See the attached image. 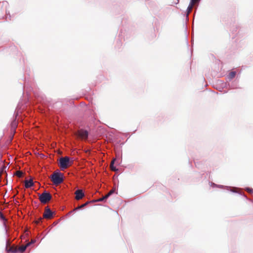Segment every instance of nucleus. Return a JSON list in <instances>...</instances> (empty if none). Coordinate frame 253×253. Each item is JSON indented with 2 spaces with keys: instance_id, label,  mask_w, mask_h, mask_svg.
<instances>
[{
  "instance_id": "14",
  "label": "nucleus",
  "mask_w": 253,
  "mask_h": 253,
  "mask_svg": "<svg viewBox=\"0 0 253 253\" xmlns=\"http://www.w3.org/2000/svg\"><path fill=\"white\" fill-rule=\"evenodd\" d=\"M236 74V72L235 71L231 72L229 75L227 76V79L229 81H231L232 79H233Z\"/></svg>"
},
{
  "instance_id": "4",
  "label": "nucleus",
  "mask_w": 253,
  "mask_h": 253,
  "mask_svg": "<svg viewBox=\"0 0 253 253\" xmlns=\"http://www.w3.org/2000/svg\"><path fill=\"white\" fill-rule=\"evenodd\" d=\"M59 165L62 170H64L71 162V159H59Z\"/></svg>"
},
{
  "instance_id": "19",
  "label": "nucleus",
  "mask_w": 253,
  "mask_h": 253,
  "mask_svg": "<svg viewBox=\"0 0 253 253\" xmlns=\"http://www.w3.org/2000/svg\"><path fill=\"white\" fill-rule=\"evenodd\" d=\"M106 201L105 197L103 196V197L99 198L96 200H95V202H105Z\"/></svg>"
},
{
  "instance_id": "26",
  "label": "nucleus",
  "mask_w": 253,
  "mask_h": 253,
  "mask_svg": "<svg viewBox=\"0 0 253 253\" xmlns=\"http://www.w3.org/2000/svg\"><path fill=\"white\" fill-rule=\"evenodd\" d=\"M59 158H66V159H67V158H70L69 157H68V156H65V157H61Z\"/></svg>"
},
{
  "instance_id": "21",
  "label": "nucleus",
  "mask_w": 253,
  "mask_h": 253,
  "mask_svg": "<svg viewBox=\"0 0 253 253\" xmlns=\"http://www.w3.org/2000/svg\"><path fill=\"white\" fill-rule=\"evenodd\" d=\"M200 0H190V2L194 4L195 3H198Z\"/></svg>"
},
{
  "instance_id": "16",
  "label": "nucleus",
  "mask_w": 253,
  "mask_h": 253,
  "mask_svg": "<svg viewBox=\"0 0 253 253\" xmlns=\"http://www.w3.org/2000/svg\"><path fill=\"white\" fill-rule=\"evenodd\" d=\"M196 160H197L196 161H194V163L195 165V167L198 168V169H200V168H201V162L198 161L199 159H197Z\"/></svg>"
},
{
  "instance_id": "1",
  "label": "nucleus",
  "mask_w": 253,
  "mask_h": 253,
  "mask_svg": "<svg viewBox=\"0 0 253 253\" xmlns=\"http://www.w3.org/2000/svg\"><path fill=\"white\" fill-rule=\"evenodd\" d=\"M51 179L54 184L57 185L63 182V175L60 171H57L51 175Z\"/></svg>"
},
{
  "instance_id": "27",
  "label": "nucleus",
  "mask_w": 253,
  "mask_h": 253,
  "mask_svg": "<svg viewBox=\"0 0 253 253\" xmlns=\"http://www.w3.org/2000/svg\"><path fill=\"white\" fill-rule=\"evenodd\" d=\"M189 164H190V165H192V161H189Z\"/></svg>"
},
{
  "instance_id": "7",
  "label": "nucleus",
  "mask_w": 253,
  "mask_h": 253,
  "mask_svg": "<svg viewBox=\"0 0 253 253\" xmlns=\"http://www.w3.org/2000/svg\"><path fill=\"white\" fill-rule=\"evenodd\" d=\"M209 183H210V186L212 187H218L219 188H225L226 189H227L228 190H229V191H230V190H230V186H224L222 185L216 184L212 182H210Z\"/></svg>"
},
{
  "instance_id": "15",
  "label": "nucleus",
  "mask_w": 253,
  "mask_h": 253,
  "mask_svg": "<svg viewBox=\"0 0 253 253\" xmlns=\"http://www.w3.org/2000/svg\"><path fill=\"white\" fill-rule=\"evenodd\" d=\"M27 246L26 245L21 246L17 249V251H18V253H21L24 252L27 249Z\"/></svg>"
},
{
  "instance_id": "29",
  "label": "nucleus",
  "mask_w": 253,
  "mask_h": 253,
  "mask_svg": "<svg viewBox=\"0 0 253 253\" xmlns=\"http://www.w3.org/2000/svg\"><path fill=\"white\" fill-rule=\"evenodd\" d=\"M10 164V162H8V164H6V165H8V164Z\"/></svg>"
},
{
  "instance_id": "28",
  "label": "nucleus",
  "mask_w": 253,
  "mask_h": 253,
  "mask_svg": "<svg viewBox=\"0 0 253 253\" xmlns=\"http://www.w3.org/2000/svg\"><path fill=\"white\" fill-rule=\"evenodd\" d=\"M10 164V162H8V164H6V165H8V164Z\"/></svg>"
},
{
  "instance_id": "25",
  "label": "nucleus",
  "mask_w": 253,
  "mask_h": 253,
  "mask_svg": "<svg viewBox=\"0 0 253 253\" xmlns=\"http://www.w3.org/2000/svg\"><path fill=\"white\" fill-rule=\"evenodd\" d=\"M13 127H15L16 126V123L15 122H13L12 124Z\"/></svg>"
},
{
  "instance_id": "9",
  "label": "nucleus",
  "mask_w": 253,
  "mask_h": 253,
  "mask_svg": "<svg viewBox=\"0 0 253 253\" xmlns=\"http://www.w3.org/2000/svg\"><path fill=\"white\" fill-rule=\"evenodd\" d=\"M34 185V182L32 179L26 180L25 181V187L26 188H29Z\"/></svg>"
},
{
  "instance_id": "17",
  "label": "nucleus",
  "mask_w": 253,
  "mask_h": 253,
  "mask_svg": "<svg viewBox=\"0 0 253 253\" xmlns=\"http://www.w3.org/2000/svg\"><path fill=\"white\" fill-rule=\"evenodd\" d=\"M7 252L8 253H18V251H17V249H9L8 250H7Z\"/></svg>"
},
{
  "instance_id": "6",
  "label": "nucleus",
  "mask_w": 253,
  "mask_h": 253,
  "mask_svg": "<svg viewBox=\"0 0 253 253\" xmlns=\"http://www.w3.org/2000/svg\"><path fill=\"white\" fill-rule=\"evenodd\" d=\"M0 220L3 221L2 226L4 228L5 233V234H6L7 230L6 224L5 223L6 218L3 216V214L2 213V212L0 211Z\"/></svg>"
},
{
  "instance_id": "13",
  "label": "nucleus",
  "mask_w": 253,
  "mask_h": 253,
  "mask_svg": "<svg viewBox=\"0 0 253 253\" xmlns=\"http://www.w3.org/2000/svg\"><path fill=\"white\" fill-rule=\"evenodd\" d=\"M193 5H194L193 3L190 2V3L187 8V10H186V18H188L189 14L191 12V11L192 10Z\"/></svg>"
},
{
  "instance_id": "5",
  "label": "nucleus",
  "mask_w": 253,
  "mask_h": 253,
  "mask_svg": "<svg viewBox=\"0 0 253 253\" xmlns=\"http://www.w3.org/2000/svg\"><path fill=\"white\" fill-rule=\"evenodd\" d=\"M112 169L114 171H118V169L114 166L115 165H120L122 163V159H112Z\"/></svg>"
},
{
  "instance_id": "11",
  "label": "nucleus",
  "mask_w": 253,
  "mask_h": 253,
  "mask_svg": "<svg viewBox=\"0 0 253 253\" xmlns=\"http://www.w3.org/2000/svg\"><path fill=\"white\" fill-rule=\"evenodd\" d=\"M230 192L233 193H236V194H238L242 196H243L244 198H245L247 200H248L249 201H250L251 202H252V203H253V199H250L246 195H245V194H242L240 192H239L236 190H230Z\"/></svg>"
},
{
  "instance_id": "22",
  "label": "nucleus",
  "mask_w": 253,
  "mask_h": 253,
  "mask_svg": "<svg viewBox=\"0 0 253 253\" xmlns=\"http://www.w3.org/2000/svg\"><path fill=\"white\" fill-rule=\"evenodd\" d=\"M110 197V194H109L108 193L106 194L105 196H104V197H105L106 200H107L109 197Z\"/></svg>"
},
{
  "instance_id": "8",
  "label": "nucleus",
  "mask_w": 253,
  "mask_h": 253,
  "mask_svg": "<svg viewBox=\"0 0 253 253\" xmlns=\"http://www.w3.org/2000/svg\"><path fill=\"white\" fill-rule=\"evenodd\" d=\"M75 195L76 199L78 200L81 199L84 196V192L80 189H78L75 192Z\"/></svg>"
},
{
  "instance_id": "2",
  "label": "nucleus",
  "mask_w": 253,
  "mask_h": 253,
  "mask_svg": "<svg viewBox=\"0 0 253 253\" xmlns=\"http://www.w3.org/2000/svg\"><path fill=\"white\" fill-rule=\"evenodd\" d=\"M75 135L79 139L86 140L88 137V133L87 130L80 129L76 132Z\"/></svg>"
},
{
  "instance_id": "10",
  "label": "nucleus",
  "mask_w": 253,
  "mask_h": 253,
  "mask_svg": "<svg viewBox=\"0 0 253 253\" xmlns=\"http://www.w3.org/2000/svg\"><path fill=\"white\" fill-rule=\"evenodd\" d=\"M88 204V202H86L80 206H78L77 207H76V208H75L73 210H72V211H71L70 213H74V212L77 211H79L80 210H82L84 208L85 206H86Z\"/></svg>"
},
{
  "instance_id": "24",
  "label": "nucleus",
  "mask_w": 253,
  "mask_h": 253,
  "mask_svg": "<svg viewBox=\"0 0 253 253\" xmlns=\"http://www.w3.org/2000/svg\"><path fill=\"white\" fill-rule=\"evenodd\" d=\"M114 193V190H111L109 193L108 194H110V196L113 195V194Z\"/></svg>"
},
{
  "instance_id": "12",
  "label": "nucleus",
  "mask_w": 253,
  "mask_h": 253,
  "mask_svg": "<svg viewBox=\"0 0 253 253\" xmlns=\"http://www.w3.org/2000/svg\"><path fill=\"white\" fill-rule=\"evenodd\" d=\"M53 213L49 209H47L43 214V217L45 218H49L52 216Z\"/></svg>"
},
{
  "instance_id": "18",
  "label": "nucleus",
  "mask_w": 253,
  "mask_h": 253,
  "mask_svg": "<svg viewBox=\"0 0 253 253\" xmlns=\"http://www.w3.org/2000/svg\"><path fill=\"white\" fill-rule=\"evenodd\" d=\"M36 242V240H33L30 242H29L28 244H27L26 245V246H27V248H28L29 246H31L32 245H33L34 244H35Z\"/></svg>"
},
{
  "instance_id": "20",
  "label": "nucleus",
  "mask_w": 253,
  "mask_h": 253,
  "mask_svg": "<svg viewBox=\"0 0 253 253\" xmlns=\"http://www.w3.org/2000/svg\"><path fill=\"white\" fill-rule=\"evenodd\" d=\"M245 190L249 192H250L252 194H253V189L252 188H251V187H246L245 188Z\"/></svg>"
},
{
  "instance_id": "3",
  "label": "nucleus",
  "mask_w": 253,
  "mask_h": 253,
  "mask_svg": "<svg viewBox=\"0 0 253 253\" xmlns=\"http://www.w3.org/2000/svg\"><path fill=\"white\" fill-rule=\"evenodd\" d=\"M51 198L50 194L46 191H44L42 194L39 195L40 200L42 203H46L48 201L50 200Z\"/></svg>"
},
{
  "instance_id": "23",
  "label": "nucleus",
  "mask_w": 253,
  "mask_h": 253,
  "mask_svg": "<svg viewBox=\"0 0 253 253\" xmlns=\"http://www.w3.org/2000/svg\"><path fill=\"white\" fill-rule=\"evenodd\" d=\"M110 197V194H109L108 193L106 194L105 196H104V197H105L106 200H107L109 197Z\"/></svg>"
}]
</instances>
